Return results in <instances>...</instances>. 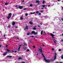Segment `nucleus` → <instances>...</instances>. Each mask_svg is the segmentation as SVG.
<instances>
[{"mask_svg":"<svg viewBox=\"0 0 63 63\" xmlns=\"http://www.w3.org/2000/svg\"><path fill=\"white\" fill-rule=\"evenodd\" d=\"M40 49H39L38 50V51H40V52H41V54H42V55L43 57H44V60L47 63H49V62H50V60H47L46 59V57L45 56V55L44 54H43V50H42V48H41V47H40Z\"/></svg>","mask_w":63,"mask_h":63,"instance_id":"1","label":"nucleus"},{"mask_svg":"<svg viewBox=\"0 0 63 63\" xmlns=\"http://www.w3.org/2000/svg\"><path fill=\"white\" fill-rule=\"evenodd\" d=\"M12 16V13H9L8 14V17H7V18L8 19H10L11 17V16Z\"/></svg>","mask_w":63,"mask_h":63,"instance_id":"2","label":"nucleus"},{"mask_svg":"<svg viewBox=\"0 0 63 63\" xmlns=\"http://www.w3.org/2000/svg\"><path fill=\"white\" fill-rule=\"evenodd\" d=\"M31 33L32 34H34V35H36L37 34V32H36L34 31H32L31 32Z\"/></svg>","mask_w":63,"mask_h":63,"instance_id":"3","label":"nucleus"},{"mask_svg":"<svg viewBox=\"0 0 63 63\" xmlns=\"http://www.w3.org/2000/svg\"><path fill=\"white\" fill-rule=\"evenodd\" d=\"M51 36L52 37V38H54V39H55L54 37L53 36H54V35H53L52 33H51L50 34Z\"/></svg>","mask_w":63,"mask_h":63,"instance_id":"4","label":"nucleus"},{"mask_svg":"<svg viewBox=\"0 0 63 63\" xmlns=\"http://www.w3.org/2000/svg\"><path fill=\"white\" fill-rule=\"evenodd\" d=\"M7 53V52L5 51L3 54V56H5V55H6V54Z\"/></svg>","mask_w":63,"mask_h":63,"instance_id":"5","label":"nucleus"},{"mask_svg":"<svg viewBox=\"0 0 63 63\" xmlns=\"http://www.w3.org/2000/svg\"><path fill=\"white\" fill-rule=\"evenodd\" d=\"M18 8L19 9H22V8H23V6H20L18 7Z\"/></svg>","mask_w":63,"mask_h":63,"instance_id":"6","label":"nucleus"},{"mask_svg":"<svg viewBox=\"0 0 63 63\" xmlns=\"http://www.w3.org/2000/svg\"><path fill=\"white\" fill-rule=\"evenodd\" d=\"M7 57H8V58H12V56L8 55L7 56Z\"/></svg>","mask_w":63,"mask_h":63,"instance_id":"7","label":"nucleus"},{"mask_svg":"<svg viewBox=\"0 0 63 63\" xmlns=\"http://www.w3.org/2000/svg\"><path fill=\"white\" fill-rule=\"evenodd\" d=\"M53 42L55 43V45H56V44H57V43L56 42V40H53Z\"/></svg>","mask_w":63,"mask_h":63,"instance_id":"8","label":"nucleus"},{"mask_svg":"<svg viewBox=\"0 0 63 63\" xmlns=\"http://www.w3.org/2000/svg\"><path fill=\"white\" fill-rule=\"evenodd\" d=\"M29 23L30 24H31V25H32L33 24V23L32 22L30 21L29 22Z\"/></svg>","mask_w":63,"mask_h":63,"instance_id":"9","label":"nucleus"},{"mask_svg":"<svg viewBox=\"0 0 63 63\" xmlns=\"http://www.w3.org/2000/svg\"><path fill=\"white\" fill-rule=\"evenodd\" d=\"M16 24V22H13L12 23V25H14Z\"/></svg>","mask_w":63,"mask_h":63,"instance_id":"10","label":"nucleus"},{"mask_svg":"<svg viewBox=\"0 0 63 63\" xmlns=\"http://www.w3.org/2000/svg\"><path fill=\"white\" fill-rule=\"evenodd\" d=\"M43 32H44L43 30H42V31H41V35H43Z\"/></svg>","mask_w":63,"mask_h":63,"instance_id":"11","label":"nucleus"},{"mask_svg":"<svg viewBox=\"0 0 63 63\" xmlns=\"http://www.w3.org/2000/svg\"><path fill=\"white\" fill-rule=\"evenodd\" d=\"M27 46V45L25 43H24V44L23 46Z\"/></svg>","mask_w":63,"mask_h":63,"instance_id":"12","label":"nucleus"},{"mask_svg":"<svg viewBox=\"0 0 63 63\" xmlns=\"http://www.w3.org/2000/svg\"><path fill=\"white\" fill-rule=\"evenodd\" d=\"M26 28L27 29H29L27 25L26 26Z\"/></svg>","mask_w":63,"mask_h":63,"instance_id":"13","label":"nucleus"},{"mask_svg":"<svg viewBox=\"0 0 63 63\" xmlns=\"http://www.w3.org/2000/svg\"><path fill=\"white\" fill-rule=\"evenodd\" d=\"M54 60H55L56 59V56H54Z\"/></svg>","mask_w":63,"mask_h":63,"instance_id":"14","label":"nucleus"},{"mask_svg":"<svg viewBox=\"0 0 63 63\" xmlns=\"http://www.w3.org/2000/svg\"><path fill=\"white\" fill-rule=\"evenodd\" d=\"M36 3H39V2H40V1H39V0H37L36 1Z\"/></svg>","mask_w":63,"mask_h":63,"instance_id":"15","label":"nucleus"},{"mask_svg":"<svg viewBox=\"0 0 63 63\" xmlns=\"http://www.w3.org/2000/svg\"><path fill=\"white\" fill-rule=\"evenodd\" d=\"M54 61V60L52 59H51V60H50V61Z\"/></svg>","mask_w":63,"mask_h":63,"instance_id":"16","label":"nucleus"},{"mask_svg":"<svg viewBox=\"0 0 63 63\" xmlns=\"http://www.w3.org/2000/svg\"><path fill=\"white\" fill-rule=\"evenodd\" d=\"M29 35H31L30 32H29L28 33H27V36H29Z\"/></svg>","mask_w":63,"mask_h":63,"instance_id":"17","label":"nucleus"},{"mask_svg":"<svg viewBox=\"0 0 63 63\" xmlns=\"http://www.w3.org/2000/svg\"><path fill=\"white\" fill-rule=\"evenodd\" d=\"M42 7H43L44 8V7H46V5H42Z\"/></svg>","mask_w":63,"mask_h":63,"instance_id":"18","label":"nucleus"},{"mask_svg":"<svg viewBox=\"0 0 63 63\" xmlns=\"http://www.w3.org/2000/svg\"><path fill=\"white\" fill-rule=\"evenodd\" d=\"M7 51H8V52H10V50L8 49H7Z\"/></svg>","mask_w":63,"mask_h":63,"instance_id":"19","label":"nucleus"},{"mask_svg":"<svg viewBox=\"0 0 63 63\" xmlns=\"http://www.w3.org/2000/svg\"><path fill=\"white\" fill-rule=\"evenodd\" d=\"M45 3V0H43L42 2L43 4H44Z\"/></svg>","mask_w":63,"mask_h":63,"instance_id":"20","label":"nucleus"},{"mask_svg":"<svg viewBox=\"0 0 63 63\" xmlns=\"http://www.w3.org/2000/svg\"><path fill=\"white\" fill-rule=\"evenodd\" d=\"M33 30H36V28L34 27L33 28Z\"/></svg>","mask_w":63,"mask_h":63,"instance_id":"21","label":"nucleus"},{"mask_svg":"<svg viewBox=\"0 0 63 63\" xmlns=\"http://www.w3.org/2000/svg\"><path fill=\"white\" fill-rule=\"evenodd\" d=\"M19 60H20V59H22V58L21 57H20L18 58Z\"/></svg>","mask_w":63,"mask_h":63,"instance_id":"22","label":"nucleus"},{"mask_svg":"<svg viewBox=\"0 0 63 63\" xmlns=\"http://www.w3.org/2000/svg\"><path fill=\"white\" fill-rule=\"evenodd\" d=\"M39 11H36V14H38V13H39Z\"/></svg>","mask_w":63,"mask_h":63,"instance_id":"23","label":"nucleus"},{"mask_svg":"<svg viewBox=\"0 0 63 63\" xmlns=\"http://www.w3.org/2000/svg\"><path fill=\"white\" fill-rule=\"evenodd\" d=\"M8 4V3H6L5 4V5H7Z\"/></svg>","mask_w":63,"mask_h":63,"instance_id":"24","label":"nucleus"},{"mask_svg":"<svg viewBox=\"0 0 63 63\" xmlns=\"http://www.w3.org/2000/svg\"><path fill=\"white\" fill-rule=\"evenodd\" d=\"M62 59H63V55H62L61 57Z\"/></svg>","mask_w":63,"mask_h":63,"instance_id":"25","label":"nucleus"},{"mask_svg":"<svg viewBox=\"0 0 63 63\" xmlns=\"http://www.w3.org/2000/svg\"><path fill=\"white\" fill-rule=\"evenodd\" d=\"M20 49V47H19L18 49V50H19Z\"/></svg>","mask_w":63,"mask_h":63,"instance_id":"26","label":"nucleus"},{"mask_svg":"<svg viewBox=\"0 0 63 63\" xmlns=\"http://www.w3.org/2000/svg\"><path fill=\"white\" fill-rule=\"evenodd\" d=\"M55 56H56V55H57V54L56 53H55Z\"/></svg>","mask_w":63,"mask_h":63,"instance_id":"27","label":"nucleus"},{"mask_svg":"<svg viewBox=\"0 0 63 63\" xmlns=\"http://www.w3.org/2000/svg\"><path fill=\"white\" fill-rule=\"evenodd\" d=\"M33 6V5L32 4H31L30 5V7H32Z\"/></svg>","mask_w":63,"mask_h":63,"instance_id":"28","label":"nucleus"},{"mask_svg":"<svg viewBox=\"0 0 63 63\" xmlns=\"http://www.w3.org/2000/svg\"><path fill=\"white\" fill-rule=\"evenodd\" d=\"M61 42H63V39H62L61 40Z\"/></svg>","mask_w":63,"mask_h":63,"instance_id":"29","label":"nucleus"},{"mask_svg":"<svg viewBox=\"0 0 63 63\" xmlns=\"http://www.w3.org/2000/svg\"><path fill=\"white\" fill-rule=\"evenodd\" d=\"M61 51V49H59V51Z\"/></svg>","mask_w":63,"mask_h":63,"instance_id":"30","label":"nucleus"},{"mask_svg":"<svg viewBox=\"0 0 63 63\" xmlns=\"http://www.w3.org/2000/svg\"><path fill=\"white\" fill-rule=\"evenodd\" d=\"M25 15L26 16H28V14L27 13Z\"/></svg>","mask_w":63,"mask_h":63,"instance_id":"31","label":"nucleus"},{"mask_svg":"<svg viewBox=\"0 0 63 63\" xmlns=\"http://www.w3.org/2000/svg\"><path fill=\"white\" fill-rule=\"evenodd\" d=\"M20 18L21 20H22L23 19V18H22V17H20Z\"/></svg>","mask_w":63,"mask_h":63,"instance_id":"32","label":"nucleus"},{"mask_svg":"<svg viewBox=\"0 0 63 63\" xmlns=\"http://www.w3.org/2000/svg\"><path fill=\"white\" fill-rule=\"evenodd\" d=\"M33 47L34 48H35V47H36V46H33Z\"/></svg>","mask_w":63,"mask_h":63,"instance_id":"33","label":"nucleus"},{"mask_svg":"<svg viewBox=\"0 0 63 63\" xmlns=\"http://www.w3.org/2000/svg\"><path fill=\"white\" fill-rule=\"evenodd\" d=\"M26 48H24V50H26Z\"/></svg>","mask_w":63,"mask_h":63,"instance_id":"34","label":"nucleus"},{"mask_svg":"<svg viewBox=\"0 0 63 63\" xmlns=\"http://www.w3.org/2000/svg\"><path fill=\"white\" fill-rule=\"evenodd\" d=\"M27 51H29V49H27Z\"/></svg>","mask_w":63,"mask_h":63,"instance_id":"35","label":"nucleus"},{"mask_svg":"<svg viewBox=\"0 0 63 63\" xmlns=\"http://www.w3.org/2000/svg\"><path fill=\"white\" fill-rule=\"evenodd\" d=\"M15 53H16V52H17V51H14Z\"/></svg>","mask_w":63,"mask_h":63,"instance_id":"36","label":"nucleus"},{"mask_svg":"<svg viewBox=\"0 0 63 63\" xmlns=\"http://www.w3.org/2000/svg\"><path fill=\"white\" fill-rule=\"evenodd\" d=\"M30 37H34V36H31Z\"/></svg>","mask_w":63,"mask_h":63,"instance_id":"37","label":"nucleus"},{"mask_svg":"<svg viewBox=\"0 0 63 63\" xmlns=\"http://www.w3.org/2000/svg\"><path fill=\"white\" fill-rule=\"evenodd\" d=\"M23 10H26V8H25L23 9Z\"/></svg>","mask_w":63,"mask_h":63,"instance_id":"38","label":"nucleus"},{"mask_svg":"<svg viewBox=\"0 0 63 63\" xmlns=\"http://www.w3.org/2000/svg\"><path fill=\"white\" fill-rule=\"evenodd\" d=\"M22 46V45H20V46H19V47H21Z\"/></svg>","mask_w":63,"mask_h":63,"instance_id":"39","label":"nucleus"},{"mask_svg":"<svg viewBox=\"0 0 63 63\" xmlns=\"http://www.w3.org/2000/svg\"><path fill=\"white\" fill-rule=\"evenodd\" d=\"M52 51L54 50V48H53L52 49Z\"/></svg>","mask_w":63,"mask_h":63,"instance_id":"40","label":"nucleus"},{"mask_svg":"<svg viewBox=\"0 0 63 63\" xmlns=\"http://www.w3.org/2000/svg\"><path fill=\"white\" fill-rule=\"evenodd\" d=\"M37 26L38 27H40V26H39V25H38Z\"/></svg>","mask_w":63,"mask_h":63,"instance_id":"41","label":"nucleus"},{"mask_svg":"<svg viewBox=\"0 0 63 63\" xmlns=\"http://www.w3.org/2000/svg\"><path fill=\"white\" fill-rule=\"evenodd\" d=\"M11 26L10 25H9L7 26V27H10Z\"/></svg>","mask_w":63,"mask_h":63,"instance_id":"42","label":"nucleus"},{"mask_svg":"<svg viewBox=\"0 0 63 63\" xmlns=\"http://www.w3.org/2000/svg\"><path fill=\"white\" fill-rule=\"evenodd\" d=\"M38 15H41V13H39L38 14Z\"/></svg>","mask_w":63,"mask_h":63,"instance_id":"43","label":"nucleus"},{"mask_svg":"<svg viewBox=\"0 0 63 63\" xmlns=\"http://www.w3.org/2000/svg\"><path fill=\"white\" fill-rule=\"evenodd\" d=\"M18 7H17L16 8V9H18Z\"/></svg>","mask_w":63,"mask_h":63,"instance_id":"44","label":"nucleus"},{"mask_svg":"<svg viewBox=\"0 0 63 63\" xmlns=\"http://www.w3.org/2000/svg\"><path fill=\"white\" fill-rule=\"evenodd\" d=\"M12 53H14V51L12 50Z\"/></svg>","mask_w":63,"mask_h":63,"instance_id":"45","label":"nucleus"},{"mask_svg":"<svg viewBox=\"0 0 63 63\" xmlns=\"http://www.w3.org/2000/svg\"><path fill=\"white\" fill-rule=\"evenodd\" d=\"M5 36H6V35H3V37H5Z\"/></svg>","mask_w":63,"mask_h":63,"instance_id":"46","label":"nucleus"},{"mask_svg":"<svg viewBox=\"0 0 63 63\" xmlns=\"http://www.w3.org/2000/svg\"><path fill=\"white\" fill-rule=\"evenodd\" d=\"M31 15H32V14H33V13H31Z\"/></svg>","mask_w":63,"mask_h":63,"instance_id":"47","label":"nucleus"},{"mask_svg":"<svg viewBox=\"0 0 63 63\" xmlns=\"http://www.w3.org/2000/svg\"><path fill=\"white\" fill-rule=\"evenodd\" d=\"M35 12H34L33 13V14H35Z\"/></svg>","mask_w":63,"mask_h":63,"instance_id":"48","label":"nucleus"},{"mask_svg":"<svg viewBox=\"0 0 63 63\" xmlns=\"http://www.w3.org/2000/svg\"><path fill=\"white\" fill-rule=\"evenodd\" d=\"M26 28H25L24 29V30H26Z\"/></svg>","mask_w":63,"mask_h":63,"instance_id":"49","label":"nucleus"},{"mask_svg":"<svg viewBox=\"0 0 63 63\" xmlns=\"http://www.w3.org/2000/svg\"><path fill=\"white\" fill-rule=\"evenodd\" d=\"M22 63H25L24 62H22Z\"/></svg>","mask_w":63,"mask_h":63,"instance_id":"50","label":"nucleus"},{"mask_svg":"<svg viewBox=\"0 0 63 63\" xmlns=\"http://www.w3.org/2000/svg\"><path fill=\"white\" fill-rule=\"evenodd\" d=\"M56 63H59V62H56Z\"/></svg>","mask_w":63,"mask_h":63,"instance_id":"51","label":"nucleus"},{"mask_svg":"<svg viewBox=\"0 0 63 63\" xmlns=\"http://www.w3.org/2000/svg\"><path fill=\"white\" fill-rule=\"evenodd\" d=\"M40 3V2H39L38 3V5H39V4Z\"/></svg>","mask_w":63,"mask_h":63,"instance_id":"52","label":"nucleus"},{"mask_svg":"<svg viewBox=\"0 0 63 63\" xmlns=\"http://www.w3.org/2000/svg\"><path fill=\"white\" fill-rule=\"evenodd\" d=\"M2 46V45H0V47H1Z\"/></svg>","mask_w":63,"mask_h":63,"instance_id":"53","label":"nucleus"},{"mask_svg":"<svg viewBox=\"0 0 63 63\" xmlns=\"http://www.w3.org/2000/svg\"><path fill=\"white\" fill-rule=\"evenodd\" d=\"M15 7H17V5H15Z\"/></svg>","mask_w":63,"mask_h":63,"instance_id":"54","label":"nucleus"},{"mask_svg":"<svg viewBox=\"0 0 63 63\" xmlns=\"http://www.w3.org/2000/svg\"><path fill=\"white\" fill-rule=\"evenodd\" d=\"M16 28H17V27H15Z\"/></svg>","mask_w":63,"mask_h":63,"instance_id":"55","label":"nucleus"},{"mask_svg":"<svg viewBox=\"0 0 63 63\" xmlns=\"http://www.w3.org/2000/svg\"><path fill=\"white\" fill-rule=\"evenodd\" d=\"M44 33H45V34H46V33L45 32V31H44Z\"/></svg>","mask_w":63,"mask_h":63,"instance_id":"56","label":"nucleus"},{"mask_svg":"<svg viewBox=\"0 0 63 63\" xmlns=\"http://www.w3.org/2000/svg\"><path fill=\"white\" fill-rule=\"evenodd\" d=\"M5 47H8V45H6Z\"/></svg>","mask_w":63,"mask_h":63,"instance_id":"57","label":"nucleus"},{"mask_svg":"<svg viewBox=\"0 0 63 63\" xmlns=\"http://www.w3.org/2000/svg\"><path fill=\"white\" fill-rule=\"evenodd\" d=\"M41 12H43V11H42V10H41Z\"/></svg>","mask_w":63,"mask_h":63,"instance_id":"58","label":"nucleus"},{"mask_svg":"<svg viewBox=\"0 0 63 63\" xmlns=\"http://www.w3.org/2000/svg\"><path fill=\"white\" fill-rule=\"evenodd\" d=\"M45 6H46V7H47V5H45Z\"/></svg>","mask_w":63,"mask_h":63,"instance_id":"59","label":"nucleus"},{"mask_svg":"<svg viewBox=\"0 0 63 63\" xmlns=\"http://www.w3.org/2000/svg\"><path fill=\"white\" fill-rule=\"evenodd\" d=\"M44 9V8L43 7V8H41V9Z\"/></svg>","mask_w":63,"mask_h":63,"instance_id":"60","label":"nucleus"},{"mask_svg":"<svg viewBox=\"0 0 63 63\" xmlns=\"http://www.w3.org/2000/svg\"><path fill=\"white\" fill-rule=\"evenodd\" d=\"M62 20L63 21V18L62 19Z\"/></svg>","mask_w":63,"mask_h":63,"instance_id":"61","label":"nucleus"},{"mask_svg":"<svg viewBox=\"0 0 63 63\" xmlns=\"http://www.w3.org/2000/svg\"><path fill=\"white\" fill-rule=\"evenodd\" d=\"M48 7H50V5H48Z\"/></svg>","mask_w":63,"mask_h":63,"instance_id":"62","label":"nucleus"},{"mask_svg":"<svg viewBox=\"0 0 63 63\" xmlns=\"http://www.w3.org/2000/svg\"><path fill=\"white\" fill-rule=\"evenodd\" d=\"M58 1H60V0H57Z\"/></svg>","mask_w":63,"mask_h":63,"instance_id":"63","label":"nucleus"},{"mask_svg":"<svg viewBox=\"0 0 63 63\" xmlns=\"http://www.w3.org/2000/svg\"><path fill=\"white\" fill-rule=\"evenodd\" d=\"M62 9H63V7H62Z\"/></svg>","mask_w":63,"mask_h":63,"instance_id":"64","label":"nucleus"}]
</instances>
